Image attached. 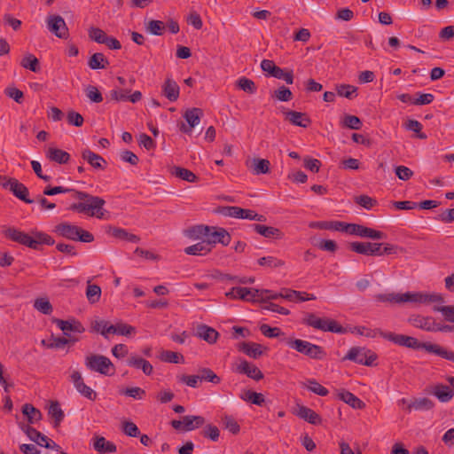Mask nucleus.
<instances>
[{
  "label": "nucleus",
  "instance_id": "7ed1b4c3",
  "mask_svg": "<svg viewBox=\"0 0 454 454\" xmlns=\"http://www.w3.org/2000/svg\"><path fill=\"white\" fill-rule=\"evenodd\" d=\"M4 234L12 241L17 242L35 250H39L40 245L42 244L52 246L55 243L54 239L50 235L37 231H33V236H30L18 229L10 227L4 231Z\"/></svg>",
  "mask_w": 454,
  "mask_h": 454
},
{
  "label": "nucleus",
  "instance_id": "e2e57ef3",
  "mask_svg": "<svg viewBox=\"0 0 454 454\" xmlns=\"http://www.w3.org/2000/svg\"><path fill=\"white\" fill-rule=\"evenodd\" d=\"M34 307L35 309H36L38 311L44 315H50L53 310L52 305L51 304L49 300L45 298L36 299L35 301Z\"/></svg>",
  "mask_w": 454,
  "mask_h": 454
},
{
  "label": "nucleus",
  "instance_id": "dca6fc26",
  "mask_svg": "<svg viewBox=\"0 0 454 454\" xmlns=\"http://www.w3.org/2000/svg\"><path fill=\"white\" fill-rule=\"evenodd\" d=\"M180 88L179 85L171 77L166 78L161 86V93L170 102H175L179 98Z\"/></svg>",
  "mask_w": 454,
  "mask_h": 454
},
{
  "label": "nucleus",
  "instance_id": "603ef678",
  "mask_svg": "<svg viewBox=\"0 0 454 454\" xmlns=\"http://www.w3.org/2000/svg\"><path fill=\"white\" fill-rule=\"evenodd\" d=\"M200 434L203 437L211 440L212 442H217L220 436V430L216 426L207 424L203 427V429L200 432Z\"/></svg>",
  "mask_w": 454,
  "mask_h": 454
},
{
  "label": "nucleus",
  "instance_id": "3c124183",
  "mask_svg": "<svg viewBox=\"0 0 454 454\" xmlns=\"http://www.w3.org/2000/svg\"><path fill=\"white\" fill-rule=\"evenodd\" d=\"M86 297L90 303H96L100 300L101 288L98 285H92L88 282L86 288Z\"/></svg>",
  "mask_w": 454,
  "mask_h": 454
},
{
  "label": "nucleus",
  "instance_id": "58836bf2",
  "mask_svg": "<svg viewBox=\"0 0 454 454\" xmlns=\"http://www.w3.org/2000/svg\"><path fill=\"white\" fill-rule=\"evenodd\" d=\"M88 66L91 69H105L109 66V61L103 53L97 52L90 58Z\"/></svg>",
  "mask_w": 454,
  "mask_h": 454
},
{
  "label": "nucleus",
  "instance_id": "680f3d73",
  "mask_svg": "<svg viewBox=\"0 0 454 454\" xmlns=\"http://www.w3.org/2000/svg\"><path fill=\"white\" fill-rule=\"evenodd\" d=\"M350 332L368 338H375L382 331L380 329H370L365 326H355L350 329Z\"/></svg>",
  "mask_w": 454,
  "mask_h": 454
},
{
  "label": "nucleus",
  "instance_id": "5701e85b",
  "mask_svg": "<svg viewBox=\"0 0 454 454\" xmlns=\"http://www.w3.org/2000/svg\"><path fill=\"white\" fill-rule=\"evenodd\" d=\"M126 362L129 366L142 370L145 375H151L153 373V365L149 361L143 357L132 354L129 356Z\"/></svg>",
  "mask_w": 454,
  "mask_h": 454
},
{
  "label": "nucleus",
  "instance_id": "a18cd8bd",
  "mask_svg": "<svg viewBox=\"0 0 454 454\" xmlns=\"http://www.w3.org/2000/svg\"><path fill=\"white\" fill-rule=\"evenodd\" d=\"M212 231L210 226L207 225H195L188 230V236L193 239H199L201 238L207 239L208 231Z\"/></svg>",
  "mask_w": 454,
  "mask_h": 454
},
{
  "label": "nucleus",
  "instance_id": "72a5a7b5",
  "mask_svg": "<svg viewBox=\"0 0 454 454\" xmlns=\"http://www.w3.org/2000/svg\"><path fill=\"white\" fill-rule=\"evenodd\" d=\"M356 236L372 239H384L387 235L383 231H377L364 225L358 224Z\"/></svg>",
  "mask_w": 454,
  "mask_h": 454
},
{
  "label": "nucleus",
  "instance_id": "9d476101",
  "mask_svg": "<svg viewBox=\"0 0 454 454\" xmlns=\"http://www.w3.org/2000/svg\"><path fill=\"white\" fill-rule=\"evenodd\" d=\"M4 179H6V181L2 184L4 189H9L15 197L27 204H32L35 202L34 200H31L28 197L29 192L25 184L13 177H4Z\"/></svg>",
  "mask_w": 454,
  "mask_h": 454
},
{
  "label": "nucleus",
  "instance_id": "a878e982",
  "mask_svg": "<svg viewBox=\"0 0 454 454\" xmlns=\"http://www.w3.org/2000/svg\"><path fill=\"white\" fill-rule=\"evenodd\" d=\"M196 334L209 344L215 343L219 337L218 332L207 325H198Z\"/></svg>",
  "mask_w": 454,
  "mask_h": 454
},
{
  "label": "nucleus",
  "instance_id": "de8ad7c7",
  "mask_svg": "<svg viewBox=\"0 0 454 454\" xmlns=\"http://www.w3.org/2000/svg\"><path fill=\"white\" fill-rule=\"evenodd\" d=\"M165 27V24L160 20H151L145 24L146 32L153 35H162Z\"/></svg>",
  "mask_w": 454,
  "mask_h": 454
},
{
  "label": "nucleus",
  "instance_id": "f3484780",
  "mask_svg": "<svg viewBox=\"0 0 454 454\" xmlns=\"http://www.w3.org/2000/svg\"><path fill=\"white\" fill-rule=\"evenodd\" d=\"M336 395L353 409L363 410L365 407L364 402L346 389L337 390Z\"/></svg>",
  "mask_w": 454,
  "mask_h": 454
},
{
  "label": "nucleus",
  "instance_id": "864d4df0",
  "mask_svg": "<svg viewBox=\"0 0 454 454\" xmlns=\"http://www.w3.org/2000/svg\"><path fill=\"white\" fill-rule=\"evenodd\" d=\"M310 227H317L321 230H331V231H340L341 228V222L340 221H321V222H316L312 223L309 225Z\"/></svg>",
  "mask_w": 454,
  "mask_h": 454
},
{
  "label": "nucleus",
  "instance_id": "f257e3e1",
  "mask_svg": "<svg viewBox=\"0 0 454 454\" xmlns=\"http://www.w3.org/2000/svg\"><path fill=\"white\" fill-rule=\"evenodd\" d=\"M72 193V197L74 199H77L80 200L78 203H73L69 207V210L77 212L80 214H87L90 216H95L98 219L104 218V206L106 201L103 198L93 196L85 192L77 191L71 188H67L64 186H55L51 187V185H47L43 189V195L46 196H53L59 193Z\"/></svg>",
  "mask_w": 454,
  "mask_h": 454
},
{
  "label": "nucleus",
  "instance_id": "f704fd0d",
  "mask_svg": "<svg viewBox=\"0 0 454 454\" xmlns=\"http://www.w3.org/2000/svg\"><path fill=\"white\" fill-rule=\"evenodd\" d=\"M171 174L181 180L189 182V183H195L199 180L198 176L188 168H184L182 167L175 166L171 169Z\"/></svg>",
  "mask_w": 454,
  "mask_h": 454
},
{
  "label": "nucleus",
  "instance_id": "774afa93",
  "mask_svg": "<svg viewBox=\"0 0 454 454\" xmlns=\"http://www.w3.org/2000/svg\"><path fill=\"white\" fill-rule=\"evenodd\" d=\"M274 97L279 101L287 102L293 99V93L283 85L274 91Z\"/></svg>",
  "mask_w": 454,
  "mask_h": 454
},
{
  "label": "nucleus",
  "instance_id": "4d7b16f0",
  "mask_svg": "<svg viewBox=\"0 0 454 454\" xmlns=\"http://www.w3.org/2000/svg\"><path fill=\"white\" fill-rule=\"evenodd\" d=\"M270 77L284 80L287 84H292L294 82L293 70H284L278 66Z\"/></svg>",
  "mask_w": 454,
  "mask_h": 454
},
{
  "label": "nucleus",
  "instance_id": "7c9ffc66",
  "mask_svg": "<svg viewBox=\"0 0 454 454\" xmlns=\"http://www.w3.org/2000/svg\"><path fill=\"white\" fill-rule=\"evenodd\" d=\"M46 157L53 162L67 164L70 160V154L59 148L50 147L46 152Z\"/></svg>",
  "mask_w": 454,
  "mask_h": 454
},
{
  "label": "nucleus",
  "instance_id": "6e6d98bb",
  "mask_svg": "<svg viewBox=\"0 0 454 454\" xmlns=\"http://www.w3.org/2000/svg\"><path fill=\"white\" fill-rule=\"evenodd\" d=\"M114 328L115 330L113 332V334L129 336L136 333V328L134 326L121 321L114 325Z\"/></svg>",
  "mask_w": 454,
  "mask_h": 454
},
{
  "label": "nucleus",
  "instance_id": "20e7f679",
  "mask_svg": "<svg viewBox=\"0 0 454 454\" xmlns=\"http://www.w3.org/2000/svg\"><path fill=\"white\" fill-rule=\"evenodd\" d=\"M55 232L63 238L74 241L90 243L94 240L92 233L69 223H61L56 225Z\"/></svg>",
  "mask_w": 454,
  "mask_h": 454
},
{
  "label": "nucleus",
  "instance_id": "bb28decb",
  "mask_svg": "<svg viewBox=\"0 0 454 454\" xmlns=\"http://www.w3.org/2000/svg\"><path fill=\"white\" fill-rule=\"evenodd\" d=\"M297 416L312 425H319L322 419L315 411L304 405L298 406Z\"/></svg>",
  "mask_w": 454,
  "mask_h": 454
},
{
  "label": "nucleus",
  "instance_id": "0eeeda50",
  "mask_svg": "<svg viewBox=\"0 0 454 454\" xmlns=\"http://www.w3.org/2000/svg\"><path fill=\"white\" fill-rule=\"evenodd\" d=\"M85 366L91 372L103 375H113L114 365L111 360L103 355L92 354L85 357Z\"/></svg>",
  "mask_w": 454,
  "mask_h": 454
},
{
  "label": "nucleus",
  "instance_id": "aec40b11",
  "mask_svg": "<svg viewBox=\"0 0 454 454\" xmlns=\"http://www.w3.org/2000/svg\"><path fill=\"white\" fill-rule=\"evenodd\" d=\"M53 322L59 326V328L64 333L65 335H68L67 332H74L82 333L85 331L84 326L79 321L75 319L72 320H62L55 318Z\"/></svg>",
  "mask_w": 454,
  "mask_h": 454
},
{
  "label": "nucleus",
  "instance_id": "c756f323",
  "mask_svg": "<svg viewBox=\"0 0 454 454\" xmlns=\"http://www.w3.org/2000/svg\"><path fill=\"white\" fill-rule=\"evenodd\" d=\"M222 213L224 215H228L231 217L250 220L253 210L244 209V208H241V207H236V206H228V207H224L223 208Z\"/></svg>",
  "mask_w": 454,
  "mask_h": 454
},
{
  "label": "nucleus",
  "instance_id": "39448f33",
  "mask_svg": "<svg viewBox=\"0 0 454 454\" xmlns=\"http://www.w3.org/2000/svg\"><path fill=\"white\" fill-rule=\"evenodd\" d=\"M302 323L323 332H331L340 334L348 332L347 329L339 325L337 321L326 317H318L314 313L306 314L305 317L302 319Z\"/></svg>",
  "mask_w": 454,
  "mask_h": 454
},
{
  "label": "nucleus",
  "instance_id": "412c9836",
  "mask_svg": "<svg viewBox=\"0 0 454 454\" xmlns=\"http://www.w3.org/2000/svg\"><path fill=\"white\" fill-rule=\"evenodd\" d=\"M286 120L301 128H307L311 124V120L307 114L292 110L286 113Z\"/></svg>",
  "mask_w": 454,
  "mask_h": 454
},
{
  "label": "nucleus",
  "instance_id": "1a4fd4ad",
  "mask_svg": "<svg viewBox=\"0 0 454 454\" xmlns=\"http://www.w3.org/2000/svg\"><path fill=\"white\" fill-rule=\"evenodd\" d=\"M377 298L381 301H395L401 302H415V303H427V294L423 293H405L403 294H379Z\"/></svg>",
  "mask_w": 454,
  "mask_h": 454
},
{
  "label": "nucleus",
  "instance_id": "ea45409f",
  "mask_svg": "<svg viewBox=\"0 0 454 454\" xmlns=\"http://www.w3.org/2000/svg\"><path fill=\"white\" fill-rule=\"evenodd\" d=\"M22 413L27 417L29 424H34L42 419L41 411L31 403H25L22 406Z\"/></svg>",
  "mask_w": 454,
  "mask_h": 454
},
{
  "label": "nucleus",
  "instance_id": "393cba45",
  "mask_svg": "<svg viewBox=\"0 0 454 454\" xmlns=\"http://www.w3.org/2000/svg\"><path fill=\"white\" fill-rule=\"evenodd\" d=\"M252 227L254 231L267 239H281L284 237V233L276 227L258 223H254Z\"/></svg>",
  "mask_w": 454,
  "mask_h": 454
},
{
  "label": "nucleus",
  "instance_id": "6e6552de",
  "mask_svg": "<svg viewBox=\"0 0 454 454\" xmlns=\"http://www.w3.org/2000/svg\"><path fill=\"white\" fill-rule=\"evenodd\" d=\"M376 359L377 355L373 351L362 347L351 348L343 357V360H350L366 366H372Z\"/></svg>",
  "mask_w": 454,
  "mask_h": 454
},
{
  "label": "nucleus",
  "instance_id": "5fc2aeb1",
  "mask_svg": "<svg viewBox=\"0 0 454 454\" xmlns=\"http://www.w3.org/2000/svg\"><path fill=\"white\" fill-rule=\"evenodd\" d=\"M160 359L164 362L172 364L184 363L183 355L169 350H163L160 355Z\"/></svg>",
  "mask_w": 454,
  "mask_h": 454
},
{
  "label": "nucleus",
  "instance_id": "8fccbe9b",
  "mask_svg": "<svg viewBox=\"0 0 454 454\" xmlns=\"http://www.w3.org/2000/svg\"><path fill=\"white\" fill-rule=\"evenodd\" d=\"M20 65L22 67L37 73L40 70L39 60L33 54H27L21 60Z\"/></svg>",
  "mask_w": 454,
  "mask_h": 454
},
{
  "label": "nucleus",
  "instance_id": "37998d69",
  "mask_svg": "<svg viewBox=\"0 0 454 454\" xmlns=\"http://www.w3.org/2000/svg\"><path fill=\"white\" fill-rule=\"evenodd\" d=\"M270 161L265 159H254L251 169L254 175L267 174L270 172Z\"/></svg>",
  "mask_w": 454,
  "mask_h": 454
},
{
  "label": "nucleus",
  "instance_id": "2eb2a0df",
  "mask_svg": "<svg viewBox=\"0 0 454 454\" xmlns=\"http://www.w3.org/2000/svg\"><path fill=\"white\" fill-rule=\"evenodd\" d=\"M203 112L200 108L192 107L185 111L184 118L188 122L189 127L182 123L180 130L184 133H190L192 129L197 126L200 121Z\"/></svg>",
  "mask_w": 454,
  "mask_h": 454
},
{
  "label": "nucleus",
  "instance_id": "79ce46f5",
  "mask_svg": "<svg viewBox=\"0 0 454 454\" xmlns=\"http://www.w3.org/2000/svg\"><path fill=\"white\" fill-rule=\"evenodd\" d=\"M261 333L268 338H279L280 340L285 341L287 340L285 338V333L278 327H271L267 324H262L260 326Z\"/></svg>",
  "mask_w": 454,
  "mask_h": 454
},
{
  "label": "nucleus",
  "instance_id": "49530a36",
  "mask_svg": "<svg viewBox=\"0 0 454 454\" xmlns=\"http://www.w3.org/2000/svg\"><path fill=\"white\" fill-rule=\"evenodd\" d=\"M200 381H207L214 384H219L221 382V379L217 376L213 370L210 368L203 367L199 369V374Z\"/></svg>",
  "mask_w": 454,
  "mask_h": 454
},
{
  "label": "nucleus",
  "instance_id": "9b49d317",
  "mask_svg": "<svg viewBox=\"0 0 454 454\" xmlns=\"http://www.w3.org/2000/svg\"><path fill=\"white\" fill-rule=\"evenodd\" d=\"M48 29L57 37L61 39L67 38L68 27L65 20L60 15H49L46 20Z\"/></svg>",
  "mask_w": 454,
  "mask_h": 454
},
{
  "label": "nucleus",
  "instance_id": "c85d7f7f",
  "mask_svg": "<svg viewBox=\"0 0 454 454\" xmlns=\"http://www.w3.org/2000/svg\"><path fill=\"white\" fill-rule=\"evenodd\" d=\"M91 329L97 333H100L105 339H109V334H113L115 330L114 325L105 319H96L91 322Z\"/></svg>",
  "mask_w": 454,
  "mask_h": 454
},
{
  "label": "nucleus",
  "instance_id": "338daca9",
  "mask_svg": "<svg viewBox=\"0 0 454 454\" xmlns=\"http://www.w3.org/2000/svg\"><path fill=\"white\" fill-rule=\"evenodd\" d=\"M85 93L87 98L94 103H100L103 101V96L101 92L98 90L97 87L93 85H88L85 88Z\"/></svg>",
  "mask_w": 454,
  "mask_h": 454
},
{
  "label": "nucleus",
  "instance_id": "f03ea898",
  "mask_svg": "<svg viewBox=\"0 0 454 454\" xmlns=\"http://www.w3.org/2000/svg\"><path fill=\"white\" fill-rule=\"evenodd\" d=\"M380 336L398 346L406 347L415 350L422 348L429 353H433L454 363V351L447 350L438 344H434L431 342H420L414 337L404 334H397L391 332H380Z\"/></svg>",
  "mask_w": 454,
  "mask_h": 454
},
{
  "label": "nucleus",
  "instance_id": "f8f14e48",
  "mask_svg": "<svg viewBox=\"0 0 454 454\" xmlns=\"http://www.w3.org/2000/svg\"><path fill=\"white\" fill-rule=\"evenodd\" d=\"M232 371L239 374H245L256 381L263 379L262 371L256 365L245 359H240L239 363L235 364V367L232 368Z\"/></svg>",
  "mask_w": 454,
  "mask_h": 454
},
{
  "label": "nucleus",
  "instance_id": "4468645a",
  "mask_svg": "<svg viewBox=\"0 0 454 454\" xmlns=\"http://www.w3.org/2000/svg\"><path fill=\"white\" fill-rule=\"evenodd\" d=\"M210 228L212 231H208L207 239H206V240L210 242V246H212V247L216 243H220L223 246H228L231 243V237L224 228L216 226H210Z\"/></svg>",
  "mask_w": 454,
  "mask_h": 454
},
{
  "label": "nucleus",
  "instance_id": "09e8293b",
  "mask_svg": "<svg viewBox=\"0 0 454 454\" xmlns=\"http://www.w3.org/2000/svg\"><path fill=\"white\" fill-rule=\"evenodd\" d=\"M357 88L349 84H340L336 86L337 95L348 99H352L357 96Z\"/></svg>",
  "mask_w": 454,
  "mask_h": 454
},
{
  "label": "nucleus",
  "instance_id": "b1692460",
  "mask_svg": "<svg viewBox=\"0 0 454 454\" xmlns=\"http://www.w3.org/2000/svg\"><path fill=\"white\" fill-rule=\"evenodd\" d=\"M409 323L416 328L427 332H434V319L431 317L412 316L408 319Z\"/></svg>",
  "mask_w": 454,
  "mask_h": 454
},
{
  "label": "nucleus",
  "instance_id": "473e14b6",
  "mask_svg": "<svg viewBox=\"0 0 454 454\" xmlns=\"http://www.w3.org/2000/svg\"><path fill=\"white\" fill-rule=\"evenodd\" d=\"M212 250V246H210V242L204 239L200 242H198L192 246L187 247L184 249L185 254L191 255H203L207 254Z\"/></svg>",
  "mask_w": 454,
  "mask_h": 454
},
{
  "label": "nucleus",
  "instance_id": "4c0bfd02",
  "mask_svg": "<svg viewBox=\"0 0 454 454\" xmlns=\"http://www.w3.org/2000/svg\"><path fill=\"white\" fill-rule=\"evenodd\" d=\"M205 424V419L202 416L186 415L184 416V431H192Z\"/></svg>",
  "mask_w": 454,
  "mask_h": 454
},
{
  "label": "nucleus",
  "instance_id": "4be33fe9",
  "mask_svg": "<svg viewBox=\"0 0 454 454\" xmlns=\"http://www.w3.org/2000/svg\"><path fill=\"white\" fill-rule=\"evenodd\" d=\"M431 394L441 403H448L454 397V390L450 386L442 383L434 385L432 388Z\"/></svg>",
  "mask_w": 454,
  "mask_h": 454
},
{
  "label": "nucleus",
  "instance_id": "052dcab7",
  "mask_svg": "<svg viewBox=\"0 0 454 454\" xmlns=\"http://www.w3.org/2000/svg\"><path fill=\"white\" fill-rule=\"evenodd\" d=\"M258 263L261 266L274 269V268L283 266L285 264V262L280 259H278L277 257H274V256H265V257L260 258L258 260Z\"/></svg>",
  "mask_w": 454,
  "mask_h": 454
},
{
  "label": "nucleus",
  "instance_id": "69168bd1",
  "mask_svg": "<svg viewBox=\"0 0 454 454\" xmlns=\"http://www.w3.org/2000/svg\"><path fill=\"white\" fill-rule=\"evenodd\" d=\"M88 35L90 40L102 44L107 37V35L104 30L95 27H90L88 30Z\"/></svg>",
  "mask_w": 454,
  "mask_h": 454
},
{
  "label": "nucleus",
  "instance_id": "e433bc0d",
  "mask_svg": "<svg viewBox=\"0 0 454 454\" xmlns=\"http://www.w3.org/2000/svg\"><path fill=\"white\" fill-rule=\"evenodd\" d=\"M270 291L268 289H255L249 288V294L247 296L245 301L249 302H266L269 301L268 295Z\"/></svg>",
  "mask_w": 454,
  "mask_h": 454
},
{
  "label": "nucleus",
  "instance_id": "6ab92c4d",
  "mask_svg": "<svg viewBox=\"0 0 454 454\" xmlns=\"http://www.w3.org/2000/svg\"><path fill=\"white\" fill-rule=\"evenodd\" d=\"M238 349L249 357L256 359L263 355V352L267 348H264L261 344L255 342H242L239 344Z\"/></svg>",
  "mask_w": 454,
  "mask_h": 454
},
{
  "label": "nucleus",
  "instance_id": "13d9d810",
  "mask_svg": "<svg viewBox=\"0 0 454 454\" xmlns=\"http://www.w3.org/2000/svg\"><path fill=\"white\" fill-rule=\"evenodd\" d=\"M306 387L312 393L320 396H326L329 391L326 387L319 384L316 380L310 379L307 380Z\"/></svg>",
  "mask_w": 454,
  "mask_h": 454
},
{
  "label": "nucleus",
  "instance_id": "c03bdc74",
  "mask_svg": "<svg viewBox=\"0 0 454 454\" xmlns=\"http://www.w3.org/2000/svg\"><path fill=\"white\" fill-rule=\"evenodd\" d=\"M49 415L54 419L53 427L55 428L59 427L60 423L62 422L65 415L64 411L60 408V405L58 402H52L49 408Z\"/></svg>",
  "mask_w": 454,
  "mask_h": 454
},
{
  "label": "nucleus",
  "instance_id": "423d86ee",
  "mask_svg": "<svg viewBox=\"0 0 454 454\" xmlns=\"http://www.w3.org/2000/svg\"><path fill=\"white\" fill-rule=\"evenodd\" d=\"M286 344L295 349L297 352L309 356L311 359L321 360L325 357L326 353L324 348L318 345L300 339H287Z\"/></svg>",
  "mask_w": 454,
  "mask_h": 454
},
{
  "label": "nucleus",
  "instance_id": "c9c22d12",
  "mask_svg": "<svg viewBox=\"0 0 454 454\" xmlns=\"http://www.w3.org/2000/svg\"><path fill=\"white\" fill-rule=\"evenodd\" d=\"M109 233L118 239L126 240L131 243H138L140 241V238L138 236L128 232L125 229L117 227L111 228Z\"/></svg>",
  "mask_w": 454,
  "mask_h": 454
},
{
  "label": "nucleus",
  "instance_id": "ddd939ff",
  "mask_svg": "<svg viewBox=\"0 0 454 454\" xmlns=\"http://www.w3.org/2000/svg\"><path fill=\"white\" fill-rule=\"evenodd\" d=\"M382 243H372V242H351L348 247L351 251L356 252L364 255H379L380 248L382 247Z\"/></svg>",
  "mask_w": 454,
  "mask_h": 454
},
{
  "label": "nucleus",
  "instance_id": "a19ab883",
  "mask_svg": "<svg viewBox=\"0 0 454 454\" xmlns=\"http://www.w3.org/2000/svg\"><path fill=\"white\" fill-rule=\"evenodd\" d=\"M240 398L243 401H246L247 403H251L253 404L262 406L265 403L264 395L262 393H257L252 390H247L245 391L241 395Z\"/></svg>",
  "mask_w": 454,
  "mask_h": 454
},
{
  "label": "nucleus",
  "instance_id": "2f4dec72",
  "mask_svg": "<svg viewBox=\"0 0 454 454\" xmlns=\"http://www.w3.org/2000/svg\"><path fill=\"white\" fill-rule=\"evenodd\" d=\"M434 406V402L427 397L415 398L413 401H411L410 403H408L406 410L408 412H411L412 410L429 411L433 409Z\"/></svg>",
  "mask_w": 454,
  "mask_h": 454
},
{
  "label": "nucleus",
  "instance_id": "a211bd4d",
  "mask_svg": "<svg viewBox=\"0 0 454 454\" xmlns=\"http://www.w3.org/2000/svg\"><path fill=\"white\" fill-rule=\"evenodd\" d=\"M82 158L95 169L104 170L106 168L107 162L106 160L90 149L82 150Z\"/></svg>",
  "mask_w": 454,
  "mask_h": 454
},
{
  "label": "nucleus",
  "instance_id": "bf43d9fd",
  "mask_svg": "<svg viewBox=\"0 0 454 454\" xmlns=\"http://www.w3.org/2000/svg\"><path fill=\"white\" fill-rule=\"evenodd\" d=\"M237 87L247 93L254 94L256 91L255 83L247 77L239 78L237 82Z\"/></svg>",
  "mask_w": 454,
  "mask_h": 454
},
{
  "label": "nucleus",
  "instance_id": "0e129e2a",
  "mask_svg": "<svg viewBox=\"0 0 454 454\" xmlns=\"http://www.w3.org/2000/svg\"><path fill=\"white\" fill-rule=\"evenodd\" d=\"M249 294V288L247 287H232L225 295L230 299H240L245 301Z\"/></svg>",
  "mask_w": 454,
  "mask_h": 454
},
{
  "label": "nucleus",
  "instance_id": "cd10ccee",
  "mask_svg": "<svg viewBox=\"0 0 454 454\" xmlns=\"http://www.w3.org/2000/svg\"><path fill=\"white\" fill-rule=\"evenodd\" d=\"M94 450L99 454L114 453L117 450L116 445L107 441L104 436L97 435L94 437Z\"/></svg>",
  "mask_w": 454,
  "mask_h": 454
}]
</instances>
